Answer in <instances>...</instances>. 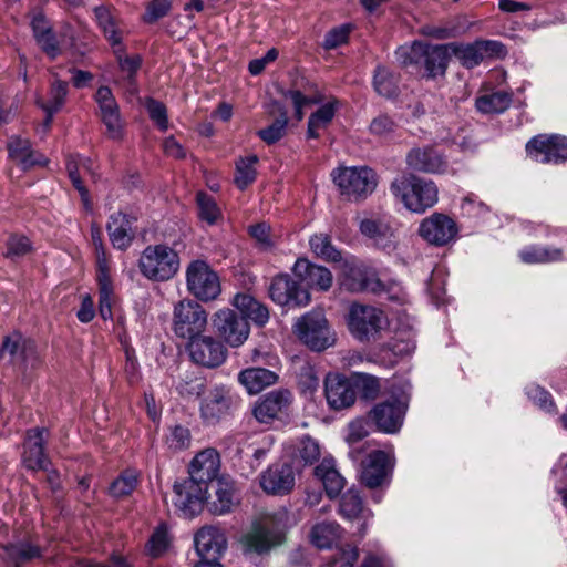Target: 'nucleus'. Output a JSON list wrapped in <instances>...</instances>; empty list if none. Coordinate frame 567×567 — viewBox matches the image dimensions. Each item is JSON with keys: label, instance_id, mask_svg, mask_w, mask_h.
I'll use <instances>...</instances> for the list:
<instances>
[{"label": "nucleus", "instance_id": "nucleus-1", "mask_svg": "<svg viewBox=\"0 0 567 567\" xmlns=\"http://www.w3.org/2000/svg\"><path fill=\"white\" fill-rule=\"evenodd\" d=\"M220 467L219 454L214 449H206L193 458L189 477L174 484L175 507L185 518L199 514L207 498L208 484L217 481Z\"/></svg>", "mask_w": 567, "mask_h": 567}, {"label": "nucleus", "instance_id": "nucleus-2", "mask_svg": "<svg viewBox=\"0 0 567 567\" xmlns=\"http://www.w3.org/2000/svg\"><path fill=\"white\" fill-rule=\"evenodd\" d=\"M289 514L285 508L261 515L240 538L245 554H268L285 540Z\"/></svg>", "mask_w": 567, "mask_h": 567}, {"label": "nucleus", "instance_id": "nucleus-3", "mask_svg": "<svg viewBox=\"0 0 567 567\" xmlns=\"http://www.w3.org/2000/svg\"><path fill=\"white\" fill-rule=\"evenodd\" d=\"M390 193L409 212L414 214H424L439 200L436 184L414 174L395 178L390 185Z\"/></svg>", "mask_w": 567, "mask_h": 567}, {"label": "nucleus", "instance_id": "nucleus-4", "mask_svg": "<svg viewBox=\"0 0 567 567\" xmlns=\"http://www.w3.org/2000/svg\"><path fill=\"white\" fill-rule=\"evenodd\" d=\"M138 268L142 275L150 280L167 281L178 271L179 257L173 248L166 245H150L138 259Z\"/></svg>", "mask_w": 567, "mask_h": 567}, {"label": "nucleus", "instance_id": "nucleus-5", "mask_svg": "<svg viewBox=\"0 0 567 567\" xmlns=\"http://www.w3.org/2000/svg\"><path fill=\"white\" fill-rule=\"evenodd\" d=\"M332 178L340 194L351 202L365 199L378 185L375 173L365 166L338 168Z\"/></svg>", "mask_w": 567, "mask_h": 567}, {"label": "nucleus", "instance_id": "nucleus-6", "mask_svg": "<svg viewBox=\"0 0 567 567\" xmlns=\"http://www.w3.org/2000/svg\"><path fill=\"white\" fill-rule=\"evenodd\" d=\"M207 324L208 315L197 301L183 299L174 306L172 329L176 337L189 342L203 336Z\"/></svg>", "mask_w": 567, "mask_h": 567}, {"label": "nucleus", "instance_id": "nucleus-7", "mask_svg": "<svg viewBox=\"0 0 567 567\" xmlns=\"http://www.w3.org/2000/svg\"><path fill=\"white\" fill-rule=\"evenodd\" d=\"M297 337L309 349L323 351L334 344V333L321 310H313L300 317L295 324Z\"/></svg>", "mask_w": 567, "mask_h": 567}, {"label": "nucleus", "instance_id": "nucleus-8", "mask_svg": "<svg viewBox=\"0 0 567 567\" xmlns=\"http://www.w3.org/2000/svg\"><path fill=\"white\" fill-rule=\"evenodd\" d=\"M239 405V398L226 385H214L200 402V417L207 425H216L230 416Z\"/></svg>", "mask_w": 567, "mask_h": 567}, {"label": "nucleus", "instance_id": "nucleus-9", "mask_svg": "<svg viewBox=\"0 0 567 567\" xmlns=\"http://www.w3.org/2000/svg\"><path fill=\"white\" fill-rule=\"evenodd\" d=\"M186 284L189 292L203 301L214 300L220 293L219 278L204 260H194L188 265Z\"/></svg>", "mask_w": 567, "mask_h": 567}, {"label": "nucleus", "instance_id": "nucleus-10", "mask_svg": "<svg viewBox=\"0 0 567 567\" xmlns=\"http://www.w3.org/2000/svg\"><path fill=\"white\" fill-rule=\"evenodd\" d=\"M386 324V318L380 309L371 306L352 305L348 316L349 330L360 341L374 338Z\"/></svg>", "mask_w": 567, "mask_h": 567}, {"label": "nucleus", "instance_id": "nucleus-11", "mask_svg": "<svg viewBox=\"0 0 567 567\" xmlns=\"http://www.w3.org/2000/svg\"><path fill=\"white\" fill-rule=\"evenodd\" d=\"M525 148L533 161L542 164H557L567 159L566 136L539 134L530 138Z\"/></svg>", "mask_w": 567, "mask_h": 567}, {"label": "nucleus", "instance_id": "nucleus-12", "mask_svg": "<svg viewBox=\"0 0 567 567\" xmlns=\"http://www.w3.org/2000/svg\"><path fill=\"white\" fill-rule=\"evenodd\" d=\"M292 402L293 395L289 390L276 389L257 400L252 413L259 423L270 424L275 420L287 417Z\"/></svg>", "mask_w": 567, "mask_h": 567}, {"label": "nucleus", "instance_id": "nucleus-13", "mask_svg": "<svg viewBox=\"0 0 567 567\" xmlns=\"http://www.w3.org/2000/svg\"><path fill=\"white\" fill-rule=\"evenodd\" d=\"M213 327L230 347L241 346L249 336L248 321L231 309H221L214 313Z\"/></svg>", "mask_w": 567, "mask_h": 567}, {"label": "nucleus", "instance_id": "nucleus-14", "mask_svg": "<svg viewBox=\"0 0 567 567\" xmlns=\"http://www.w3.org/2000/svg\"><path fill=\"white\" fill-rule=\"evenodd\" d=\"M417 233L430 245L442 247L455 240L458 228L450 216L433 213L421 220Z\"/></svg>", "mask_w": 567, "mask_h": 567}, {"label": "nucleus", "instance_id": "nucleus-15", "mask_svg": "<svg viewBox=\"0 0 567 567\" xmlns=\"http://www.w3.org/2000/svg\"><path fill=\"white\" fill-rule=\"evenodd\" d=\"M269 297L279 306L301 307L310 301V293L289 275L276 276L268 288Z\"/></svg>", "mask_w": 567, "mask_h": 567}, {"label": "nucleus", "instance_id": "nucleus-16", "mask_svg": "<svg viewBox=\"0 0 567 567\" xmlns=\"http://www.w3.org/2000/svg\"><path fill=\"white\" fill-rule=\"evenodd\" d=\"M361 482L369 488L381 487L389 483L393 461L389 453L375 450L362 461Z\"/></svg>", "mask_w": 567, "mask_h": 567}, {"label": "nucleus", "instance_id": "nucleus-17", "mask_svg": "<svg viewBox=\"0 0 567 567\" xmlns=\"http://www.w3.org/2000/svg\"><path fill=\"white\" fill-rule=\"evenodd\" d=\"M360 233L383 249L392 250L395 247V231L391 219L386 215L370 214L359 220Z\"/></svg>", "mask_w": 567, "mask_h": 567}, {"label": "nucleus", "instance_id": "nucleus-18", "mask_svg": "<svg viewBox=\"0 0 567 567\" xmlns=\"http://www.w3.org/2000/svg\"><path fill=\"white\" fill-rule=\"evenodd\" d=\"M406 404L396 398L378 403L369 412V420L384 433H395L403 423Z\"/></svg>", "mask_w": 567, "mask_h": 567}, {"label": "nucleus", "instance_id": "nucleus-19", "mask_svg": "<svg viewBox=\"0 0 567 567\" xmlns=\"http://www.w3.org/2000/svg\"><path fill=\"white\" fill-rule=\"evenodd\" d=\"M187 350L192 361L205 368L219 367L226 359L224 346L209 336H200L190 340Z\"/></svg>", "mask_w": 567, "mask_h": 567}, {"label": "nucleus", "instance_id": "nucleus-20", "mask_svg": "<svg viewBox=\"0 0 567 567\" xmlns=\"http://www.w3.org/2000/svg\"><path fill=\"white\" fill-rule=\"evenodd\" d=\"M324 394L333 410H342L355 402V390L348 379L339 374H328L324 379Z\"/></svg>", "mask_w": 567, "mask_h": 567}, {"label": "nucleus", "instance_id": "nucleus-21", "mask_svg": "<svg viewBox=\"0 0 567 567\" xmlns=\"http://www.w3.org/2000/svg\"><path fill=\"white\" fill-rule=\"evenodd\" d=\"M259 481L267 494L285 495L295 486V473L289 464H276L265 471Z\"/></svg>", "mask_w": 567, "mask_h": 567}, {"label": "nucleus", "instance_id": "nucleus-22", "mask_svg": "<svg viewBox=\"0 0 567 567\" xmlns=\"http://www.w3.org/2000/svg\"><path fill=\"white\" fill-rule=\"evenodd\" d=\"M195 549L200 558H219L225 551L227 539L216 526H204L195 535Z\"/></svg>", "mask_w": 567, "mask_h": 567}, {"label": "nucleus", "instance_id": "nucleus-23", "mask_svg": "<svg viewBox=\"0 0 567 567\" xmlns=\"http://www.w3.org/2000/svg\"><path fill=\"white\" fill-rule=\"evenodd\" d=\"M408 167L414 172L442 174L447 163L436 150L431 147L413 148L406 154Z\"/></svg>", "mask_w": 567, "mask_h": 567}, {"label": "nucleus", "instance_id": "nucleus-24", "mask_svg": "<svg viewBox=\"0 0 567 567\" xmlns=\"http://www.w3.org/2000/svg\"><path fill=\"white\" fill-rule=\"evenodd\" d=\"M451 55L460 60L463 66L471 69L476 66L486 56L496 51L495 41H476L474 43H449Z\"/></svg>", "mask_w": 567, "mask_h": 567}, {"label": "nucleus", "instance_id": "nucleus-25", "mask_svg": "<svg viewBox=\"0 0 567 567\" xmlns=\"http://www.w3.org/2000/svg\"><path fill=\"white\" fill-rule=\"evenodd\" d=\"M95 99L100 106L101 118L110 136L112 138H120L122 136V121L118 105L111 90L107 86H101L95 94Z\"/></svg>", "mask_w": 567, "mask_h": 567}, {"label": "nucleus", "instance_id": "nucleus-26", "mask_svg": "<svg viewBox=\"0 0 567 567\" xmlns=\"http://www.w3.org/2000/svg\"><path fill=\"white\" fill-rule=\"evenodd\" d=\"M45 429L34 427L27 432L24 442L23 463L33 471L47 470L49 461L44 454Z\"/></svg>", "mask_w": 567, "mask_h": 567}, {"label": "nucleus", "instance_id": "nucleus-27", "mask_svg": "<svg viewBox=\"0 0 567 567\" xmlns=\"http://www.w3.org/2000/svg\"><path fill=\"white\" fill-rule=\"evenodd\" d=\"M293 271L310 288L328 290L332 285V274L328 268L310 264L306 259H298Z\"/></svg>", "mask_w": 567, "mask_h": 567}, {"label": "nucleus", "instance_id": "nucleus-28", "mask_svg": "<svg viewBox=\"0 0 567 567\" xmlns=\"http://www.w3.org/2000/svg\"><path fill=\"white\" fill-rule=\"evenodd\" d=\"M267 113L269 116L275 117L274 122L259 130L257 135L268 145L275 144L280 141L287 132L288 113L284 104L272 100L267 104Z\"/></svg>", "mask_w": 567, "mask_h": 567}, {"label": "nucleus", "instance_id": "nucleus-29", "mask_svg": "<svg viewBox=\"0 0 567 567\" xmlns=\"http://www.w3.org/2000/svg\"><path fill=\"white\" fill-rule=\"evenodd\" d=\"M8 152L12 161L19 164L23 169L33 166H41L48 163V159L31 147V143L27 138L20 136H11L8 142Z\"/></svg>", "mask_w": 567, "mask_h": 567}, {"label": "nucleus", "instance_id": "nucleus-30", "mask_svg": "<svg viewBox=\"0 0 567 567\" xmlns=\"http://www.w3.org/2000/svg\"><path fill=\"white\" fill-rule=\"evenodd\" d=\"M238 502L235 482L228 476L218 477L215 487V499L210 503V512L216 515L227 514Z\"/></svg>", "mask_w": 567, "mask_h": 567}, {"label": "nucleus", "instance_id": "nucleus-31", "mask_svg": "<svg viewBox=\"0 0 567 567\" xmlns=\"http://www.w3.org/2000/svg\"><path fill=\"white\" fill-rule=\"evenodd\" d=\"M93 12L97 25L112 48L120 47L122 44V30L114 10L107 6H97L93 9Z\"/></svg>", "mask_w": 567, "mask_h": 567}, {"label": "nucleus", "instance_id": "nucleus-32", "mask_svg": "<svg viewBox=\"0 0 567 567\" xmlns=\"http://www.w3.org/2000/svg\"><path fill=\"white\" fill-rule=\"evenodd\" d=\"M106 229L114 248L125 250L132 243L131 220L122 212L113 213L107 221Z\"/></svg>", "mask_w": 567, "mask_h": 567}, {"label": "nucleus", "instance_id": "nucleus-33", "mask_svg": "<svg viewBox=\"0 0 567 567\" xmlns=\"http://www.w3.org/2000/svg\"><path fill=\"white\" fill-rule=\"evenodd\" d=\"M451 56L450 45L447 44H426V54L423 65L426 71V78L435 79L443 76L446 72Z\"/></svg>", "mask_w": 567, "mask_h": 567}, {"label": "nucleus", "instance_id": "nucleus-34", "mask_svg": "<svg viewBox=\"0 0 567 567\" xmlns=\"http://www.w3.org/2000/svg\"><path fill=\"white\" fill-rule=\"evenodd\" d=\"M238 381L250 394L261 392L278 381V375L271 370L264 368H248L238 374Z\"/></svg>", "mask_w": 567, "mask_h": 567}, {"label": "nucleus", "instance_id": "nucleus-35", "mask_svg": "<svg viewBox=\"0 0 567 567\" xmlns=\"http://www.w3.org/2000/svg\"><path fill=\"white\" fill-rule=\"evenodd\" d=\"M315 475L321 481L323 488L330 498L339 496L340 492L344 487L346 480L336 470L333 460L324 458L318 466H316Z\"/></svg>", "mask_w": 567, "mask_h": 567}, {"label": "nucleus", "instance_id": "nucleus-36", "mask_svg": "<svg viewBox=\"0 0 567 567\" xmlns=\"http://www.w3.org/2000/svg\"><path fill=\"white\" fill-rule=\"evenodd\" d=\"M233 303L246 320L250 319L255 323L264 326L269 319L268 308L249 295H236Z\"/></svg>", "mask_w": 567, "mask_h": 567}, {"label": "nucleus", "instance_id": "nucleus-37", "mask_svg": "<svg viewBox=\"0 0 567 567\" xmlns=\"http://www.w3.org/2000/svg\"><path fill=\"white\" fill-rule=\"evenodd\" d=\"M2 549L4 551L3 560L12 567H21L24 563L41 555L38 546L27 542L8 544Z\"/></svg>", "mask_w": 567, "mask_h": 567}, {"label": "nucleus", "instance_id": "nucleus-38", "mask_svg": "<svg viewBox=\"0 0 567 567\" xmlns=\"http://www.w3.org/2000/svg\"><path fill=\"white\" fill-rule=\"evenodd\" d=\"M519 257L525 264H549L561 261L564 251L556 247L532 245L522 249Z\"/></svg>", "mask_w": 567, "mask_h": 567}, {"label": "nucleus", "instance_id": "nucleus-39", "mask_svg": "<svg viewBox=\"0 0 567 567\" xmlns=\"http://www.w3.org/2000/svg\"><path fill=\"white\" fill-rule=\"evenodd\" d=\"M342 285L350 291L370 290L378 292L384 290V285L379 279L369 277L368 274L360 268H351Z\"/></svg>", "mask_w": 567, "mask_h": 567}, {"label": "nucleus", "instance_id": "nucleus-40", "mask_svg": "<svg viewBox=\"0 0 567 567\" xmlns=\"http://www.w3.org/2000/svg\"><path fill=\"white\" fill-rule=\"evenodd\" d=\"M33 349V343L22 338L20 333H13L4 338L0 348V359L12 362L17 359H27L28 351Z\"/></svg>", "mask_w": 567, "mask_h": 567}, {"label": "nucleus", "instance_id": "nucleus-41", "mask_svg": "<svg viewBox=\"0 0 567 567\" xmlns=\"http://www.w3.org/2000/svg\"><path fill=\"white\" fill-rule=\"evenodd\" d=\"M341 534L340 526L334 522L317 524L311 529V542L318 548H330Z\"/></svg>", "mask_w": 567, "mask_h": 567}, {"label": "nucleus", "instance_id": "nucleus-42", "mask_svg": "<svg viewBox=\"0 0 567 567\" xmlns=\"http://www.w3.org/2000/svg\"><path fill=\"white\" fill-rule=\"evenodd\" d=\"M373 86L379 95L393 97L399 92V75L379 65L374 71Z\"/></svg>", "mask_w": 567, "mask_h": 567}, {"label": "nucleus", "instance_id": "nucleus-43", "mask_svg": "<svg viewBox=\"0 0 567 567\" xmlns=\"http://www.w3.org/2000/svg\"><path fill=\"white\" fill-rule=\"evenodd\" d=\"M334 103H327L312 113L308 120L307 136L318 138L319 131L324 130L334 117Z\"/></svg>", "mask_w": 567, "mask_h": 567}, {"label": "nucleus", "instance_id": "nucleus-44", "mask_svg": "<svg viewBox=\"0 0 567 567\" xmlns=\"http://www.w3.org/2000/svg\"><path fill=\"white\" fill-rule=\"evenodd\" d=\"M320 457V447L316 440L303 436L296 446L293 461L297 466L312 465Z\"/></svg>", "mask_w": 567, "mask_h": 567}, {"label": "nucleus", "instance_id": "nucleus-45", "mask_svg": "<svg viewBox=\"0 0 567 567\" xmlns=\"http://www.w3.org/2000/svg\"><path fill=\"white\" fill-rule=\"evenodd\" d=\"M311 250L327 261H340L341 252L336 249L329 235L320 233L313 235L309 240Z\"/></svg>", "mask_w": 567, "mask_h": 567}, {"label": "nucleus", "instance_id": "nucleus-46", "mask_svg": "<svg viewBox=\"0 0 567 567\" xmlns=\"http://www.w3.org/2000/svg\"><path fill=\"white\" fill-rule=\"evenodd\" d=\"M258 163L257 155L241 157L236 162L235 184L239 189H245L256 179L255 165Z\"/></svg>", "mask_w": 567, "mask_h": 567}, {"label": "nucleus", "instance_id": "nucleus-47", "mask_svg": "<svg viewBox=\"0 0 567 567\" xmlns=\"http://www.w3.org/2000/svg\"><path fill=\"white\" fill-rule=\"evenodd\" d=\"M426 44L425 42L415 41L409 47H400L395 52L396 60L403 66L423 64L426 54Z\"/></svg>", "mask_w": 567, "mask_h": 567}, {"label": "nucleus", "instance_id": "nucleus-48", "mask_svg": "<svg viewBox=\"0 0 567 567\" xmlns=\"http://www.w3.org/2000/svg\"><path fill=\"white\" fill-rule=\"evenodd\" d=\"M66 94L68 83L58 79L51 85L48 101L44 102L41 97H38L37 104L41 109H50L51 111L59 112L64 104Z\"/></svg>", "mask_w": 567, "mask_h": 567}, {"label": "nucleus", "instance_id": "nucleus-49", "mask_svg": "<svg viewBox=\"0 0 567 567\" xmlns=\"http://www.w3.org/2000/svg\"><path fill=\"white\" fill-rule=\"evenodd\" d=\"M137 486L135 471H124L110 486V494L115 498L128 496Z\"/></svg>", "mask_w": 567, "mask_h": 567}, {"label": "nucleus", "instance_id": "nucleus-50", "mask_svg": "<svg viewBox=\"0 0 567 567\" xmlns=\"http://www.w3.org/2000/svg\"><path fill=\"white\" fill-rule=\"evenodd\" d=\"M353 388L358 390L363 399L373 400L380 392L379 379L364 373H357L353 375Z\"/></svg>", "mask_w": 567, "mask_h": 567}, {"label": "nucleus", "instance_id": "nucleus-51", "mask_svg": "<svg viewBox=\"0 0 567 567\" xmlns=\"http://www.w3.org/2000/svg\"><path fill=\"white\" fill-rule=\"evenodd\" d=\"M363 512L362 498L357 491L349 489L344 493L340 501V514L348 518L353 519L360 516Z\"/></svg>", "mask_w": 567, "mask_h": 567}, {"label": "nucleus", "instance_id": "nucleus-52", "mask_svg": "<svg viewBox=\"0 0 567 567\" xmlns=\"http://www.w3.org/2000/svg\"><path fill=\"white\" fill-rule=\"evenodd\" d=\"M198 215L202 220L209 225L215 224L220 217V210L215 200L204 193L197 194Z\"/></svg>", "mask_w": 567, "mask_h": 567}, {"label": "nucleus", "instance_id": "nucleus-53", "mask_svg": "<svg viewBox=\"0 0 567 567\" xmlns=\"http://www.w3.org/2000/svg\"><path fill=\"white\" fill-rule=\"evenodd\" d=\"M169 545V537L165 526H159L147 543V553L153 558L162 556Z\"/></svg>", "mask_w": 567, "mask_h": 567}, {"label": "nucleus", "instance_id": "nucleus-54", "mask_svg": "<svg viewBox=\"0 0 567 567\" xmlns=\"http://www.w3.org/2000/svg\"><path fill=\"white\" fill-rule=\"evenodd\" d=\"M6 256L11 259L20 258L31 251L30 240L22 235L12 234L7 240Z\"/></svg>", "mask_w": 567, "mask_h": 567}, {"label": "nucleus", "instance_id": "nucleus-55", "mask_svg": "<svg viewBox=\"0 0 567 567\" xmlns=\"http://www.w3.org/2000/svg\"><path fill=\"white\" fill-rule=\"evenodd\" d=\"M145 107L148 112L151 120L158 126L161 131L168 128L167 110L165 105L152 97H147Z\"/></svg>", "mask_w": 567, "mask_h": 567}, {"label": "nucleus", "instance_id": "nucleus-56", "mask_svg": "<svg viewBox=\"0 0 567 567\" xmlns=\"http://www.w3.org/2000/svg\"><path fill=\"white\" fill-rule=\"evenodd\" d=\"M526 395L530 401L537 404L540 409L551 412L555 408L551 394L544 388L537 384H529L526 386Z\"/></svg>", "mask_w": 567, "mask_h": 567}, {"label": "nucleus", "instance_id": "nucleus-57", "mask_svg": "<svg viewBox=\"0 0 567 567\" xmlns=\"http://www.w3.org/2000/svg\"><path fill=\"white\" fill-rule=\"evenodd\" d=\"M396 123L386 114L374 117L369 126L370 133L378 137H390L396 131Z\"/></svg>", "mask_w": 567, "mask_h": 567}, {"label": "nucleus", "instance_id": "nucleus-58", "mask_svg": "<svg viewBox=\"0 0 567 567\" xmlns=\"http://www.w3.org/2000/svg\"><path fill=\"white\" fill-rule=\"evenodd\" d=\"M190 432L182 425L174 426L167 435L166 443L172 450H184L190 445Z\"/></svg>", "mask_w": 567, "mask_h": 567}, {"label": "nucleus", "instance_id": "nucleus-59", "mask_svg": "<svg viewBox=\"0 0 567 567\" xmlns=\"http://www.w3.org/2000/svg\"><path fill=\"white\" fill-rule=\"evenodd\" d=\"M100 280V315L106 320L112 317L111 299H110V286L105 271L99 277Z\"/></svg>", "mask_w": 567, "mask_h": 567}, {"label": "nucleus", "instance_id": "nucleus-60", "mask_svg": "<svg viewBox=\"0 0 567 567\" xmlns=\"http://www.w3.org/2000/svg\"><path fill=\"white\" fill-rule=\"evenodd\" d=\"M350 25L342 24L337 28H333L330 30L323 40V47L324 49L331 50L336 49L337 47L346 43L348 41V37L350 34Z\"/></svg>", "mask_w": 567, "mask_h": 567}, {"label": "nucleus", "instance_id": "nucleus-61", "mask_svg": "<svg viewBox=\"0 0 567 567\" xmlns=\"http://www.w3.org/2000/svg\"><path fill=\"white\" fill-rule=\"evenodd\" d=\"M284 96L286 99H289L292 102V105L295 107V117L297 121H301L303 118V106L308 104H315L319 103L320 100H315L305 96L300 91L298 90H289L284 92Z\"/></svg>", "mask_w": 567, "mask_h": 567}, {"label": "nucleus", "instance_id": "nucleus-62", "mask_svg": "<svg viewBox=\"0 0 567 567\" xmlns=\"http://www.w3.org/2000/svg\"><path fill=\"white\" fill-rule=\"evenodd\" d=\"M169 10V0H153L148 3L143 19L147 23H154L161 18L165 17Z\"/></svg>", "mask_w": 567, "mask_h": 567}, {"label": "nucleus", "instance_id": "nucleus-63", "mask_svg": "<svg viewBox=\"0 0 567 567\" xmlns=\"http://www.w3.org/2000/svg\"><path fill=\"white\" fill-rule=\"evenodd\" d=\"M113 49L117 55V60H118L121 70L123 72L127 73V79H128L130 83H132L134 81L135 73L137 72V70L141 66V62H142L141 58L138 55L123 58L121 55V52H122L121 45L113 48Z\"/></svg>", "mask_w": 567, "mask_h": 567}, {"label": "nucleus", "instance_id": "nucleus-64", "mask_svg": "<svg viewBox=\"0 0 567 567\" xmlns=\"http://www.w3.org/2000/svg\"><path fill=\"white\" fill-rule=\"evenodd\" d=\"M250 236L256 239L260 248L269 249L272 247L270 238V226L266 223H259L249 227Z\"/></svg>", "mask_w": 567, "mask_h": 567}]
</instances>
